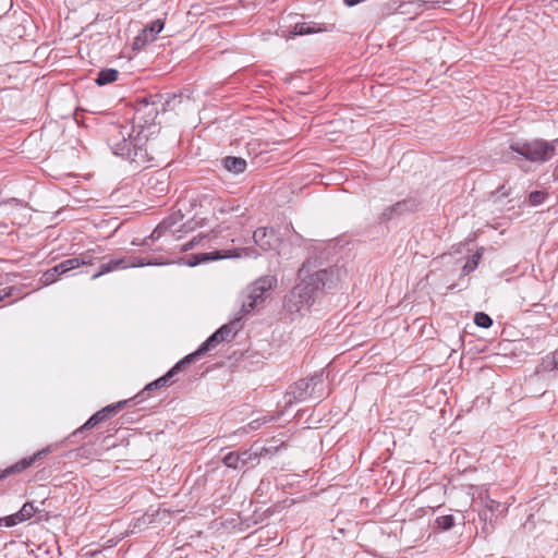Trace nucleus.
<instances>
[{
    "instance_id": "nucleus-33",
    "label": "nucleus",
    "mask_w": 558,
    "mask_h": 558,
    "mask_svg": "<svg viewBox=\"0 0 558 558\" xmlns=\"http://www.w3.org/2000/svg\"><path fill=\"white\" fill-rule=\"evenodd\" d=\"M501 504L498 501H495L487 497L485 499V508L493 514L495 511L499 510Z\"/></svg>"
},
{
    "instance_id": "nucleus-40",
    "label": "nucleus",
    "mask_w": 558,
    "mask_h": 558,
    "mask_svg": "<svg viewBox=\"0 0 558 558\" xmlns=\"http://www.w3.org/2000/svg\"><path fill=\"white\" fill-rule=\"evenodd\" d=\"M469 267H470V262H468L466 265H464V269H466Z\"/></svg>"
},
{
    "instance_id": "nucleus-21",
    "label": "nucleus",
    "mask_w": 558,
    "mask_h": 558,
    "mask_svg": "<svg viewBox=\"0 0 558 558\" xmlns=\"http://www.w3.org/2000/svg\"><path fill=\"white\" fill-rule=\"evenodd\" d=\"M119 72L116 69H104L99 71L95 82L98 86H104L113 83L118 80Z\"/></svg>"
},
{
    "instance_id": "nucleus-30",
    "label": "nucleus",
    "mask_w": 558,
    "mask_h": 558,
    "mask_svg": "<svg viewBox=\"0 0 558 558\" xmlns=\"http://www.w3.org/2000/svg\"><path fill=\"white\" fill-rule=\"evenodd\" d=\"M474 323L477 327L489 328L493 325V319L484 312H477L474 316Z\"/></svg>"
},
{
    "instance_id": "nucleus-27",
    "label": "nucleus",
    "mask_w": 558,
    "mask_h": 558,
    "mask_svg": "<svg viewBox=\"0 0 558 558\" xmlns=\"http://www.w3.org/2000/svg\"><path fill=\"white\" fill-rule=\"evenodd\" d=\"M221 341L220 337L216 333V331L207 338L201 345L199 352L206 354L208 351L216 348Z\"/></svg>"
},
{
    "instance_id": "nucleus-12",
    "label": "nucleus",
    "mask_w": 558,
    "mask_h": 558,
    "mask_svg": "<svg viewBox=\"0 0 558 558\" xmlns=\"http://www.w3.org/2000/svg\"><path fill=\"white\" fill-rule=\"evenodd\" d=\"M217 256L209 257L207 254H202L194 256L195 260L190 262V266H196L202 262H206L209 259H216V258H227V257H252L256 258L259 254L254 247H242V248H235V250H229L225 251L223 254H219V252L216 253Z\"/></svg>"
},
{
    "instance_id": "nucleus-13",
    "label": "nucleus",
    "mask_w": 558,
    "mask_h": 558,
    "mask_svg": "<svg viewBox=\"0 0 558 558\" xmlns=\"http://www.w3.org/2000/svg\"><path fill=\"white\" fill-rule=\"evenodd\" d=\"M175 381L174 379V375H173V372H171L170 369L161 377H159L158 379L149 383L148 385L145 386V388L138 392L135 397H133L132 399L135 401V400H138L137 402H141L143 401L146 396L153 391V390H156V389H160V388H163V387H168L170 385H172L173 383Z\"/></svg>"
},
{
    "instance_id": "nucleus-15",
    "label": "nucleus",
    "mask_w": 558,
    "mask_h": 558,
    "mask_svg": "<svg viewBox=\"0 0 558 558\" xmlns=\"http://www.w3.org/2000/svg\"><path fill=\"white\" fill-rule=\"evenodd\" d=\"M37 511L38 508L35 507L34 502H25L20 509V511H17L14 514L8 515L7 527H11L16 525L17 523H22L24 521L29 520Z\"/></svg>"
},
{
    "instance_id": "nucleus-31",
    "label": "nucleus",
    "mask_w": 558,
    "mask_h": 558,
    "mask_svg": "<svg viewBox=\"0 0 558 558\" xmlns=\"http://www.w3.org/2000/svg\"><path fill=\"white\" fill-rule=\"evenodd\" d=\"M58 266L60 268V271L63 272V275H64V274L69 272L70 270L78 268L80 262L76 256L73 258L62 260L61 263L58 264Z\"/></svg>"
},
{
    "instance_id": "nucleus-25",
    "label": "nucleus",
    "mask_w": 558,
    "mask_h": 558,
    "mask_svg": "<svg viewBox=\"0 0 558 558\" xmlns=\"http://www.w3.org/2000/svg\"><path fill=\"white\" fill-rule=\"evenodd\" d=\"M541 366L545 372L558 371V349L543 357Z\"/></svg>"
},
{
    "instance_id": "nucleus-29",
    "label": "nucleus",
    "mask_w": 558,
    "mask_h": 558,
    "mask_svg": "<svg viewBox=\"0 0 558 558\" xmlns=\"http://www.w3.org/2000/svg\"><path fill=\"white\" fill-rule=\"evenodd\" d=\"M435 522L437 527L442 531H448L454 525V519L451 514L440 515Z\"/></svg>"
},
{
    "instance_id": "nucleus-5",
    "label": "nucleus",
    "mask_w": 558,
    "mask_h": 558,
    "mask_svg": "<svg viewBox=\"0 0 558 558\" xmlns=\"http://www.w3.org/2000/svg\"><path fill=\"white\" fill-rule=\"evenodd\" d=\"M316 298L300 281L283 299V310L291 320L304 316L314 305Z\"/></svg>"
},
{
    "instance_id": "nucleus-14",
    "label": "nucleus",
    "mask_w": 558,
    "mask_h": 558,
    "mask_svg": "<svg viewBox=\"0 0 558 558\" xmlns=\"http://www.w3.org/2000/svg\"><path fill=\"white\" fill-rule=\"evenodd\" d=\"M414 207H415V205L411 201L404 199V201L397 202L396 204L388 206L387 208L384 209V211L381 213V215L379 217V221L380 222L389 221L390 219L398 217L407 211H413Z\"/></svg>"
},
{
    "instance_id": "nucleus-26",
    "label": "nucleus",
    "mask_w": 558,
    "mask_h": 558,
    "mask_svg": "<svg viewBox=\"0 0 558 558\" xmlns=\"http://www.w3.org/2000/svg\"><path fill=\"white\" fill-rule=\"evenodd\" d=\"M134 401L132 398L129 400H122L112 404H109L102 408L100 411L106 416V420L116 415L119 411H121L129 402Z\"/></svg>"
},
{
    "instance_id": "nucleus-6",
    "label": "nucleus",
    "mask_w": 558,
    "mask_h": 558,
    "mask_svg": "<svg viewBox=\"0 0 558 558\" xmlns=\"http://www.w3.org/2000/svg\"><path fill=\"white\" fill-rule=\"evenodd\" d=\"M105 257V260H100L99 269L92 276V280H96L99 277L116 270L156 265V263H153L151 260H146L137 256Z\"/></svg>"
},
{
    "instance_id": "nucleus-20",
    "label": "nucleus",
    "mask_w": 558,
    "mask_h": 558,
    "mask_svg": "<svg viewBox=\"0 0 558 558\" xmlns=\"http://www.w3.org/2000/svg\"><path fill=\"white\" fill-rule=\"evenodd\" d=\"M106 421V416L99 410L95 414H93L81 427H78L75 432L72 433V437L83 434L85 430H88L101 422Z\"/></svg>"
},
{
    "instance_id": "nucleus-37",
    "label": "nucleus",
    "mask_w": 558,
    "mask_h": 558,
    "mask_svg": "<svg viewBox=\"0 0 558 558\" xmlns=\"http://www.w3.org/2000/svg\"><path fill=\"white\" fill-rule=\"evenodd\" d=\"M343 1H344V3H345L347 5H349V7H353V5H355V4L360 3V2H362L363 0H343Z\"/></svg>"
},
{
    "instance_id": "nucleus-4",
    "label": "nucleus",
    "mask_w": 558,
    "mask_h": 558,
    "mask_svg": "<svg viewBox=\"0 0 558 558\" xmlns=\"http://www.w3.org/2000/svg\"><path fill=\"white\" fill-rule=\"evenodd\" d=\"M510 149L532 162H546L558 154V138L547 142L545 140H532L517 142L510 145Z\"/></svg>"
},
{
    "instance_id": "nucleus-38",
    "label": "nucleus",
    "mask_w": 558,
    "mask_h": 558,
    "mask_svg": "<svg viewBox=\"0 0 558 558\" xmlns=\"http://www.w3.org/2000/svg\"><path fill=\"white\" fill-rule=\"evenodd\" d=\"M7 520H8V517L0 518V526H2V525L7 526Z\"/></svg>"
},
{
    "instance_id": "nucleus-8",
    "label": "nucleus",
    "mask_w": 558,
    "mask_h": 558,
    "mask_svg": "<svg viewBox=\"0 0 558 558\" xmlns=\"http://www.w3.org/2000/svg\"><path fill=\"white\" fill-rule=\"evenodd\" d=\"M160 108H163L162 97L160 95L141 97L135 104V120L146 125L154 124Z\"/></svg>"
},
{
    "instance_id": "nucleus-3",
    "label": "nucleus",
    "mask_w": 558,
    "mask_h": 558,
    "mask_svg": "<svg viewBox=\"0 0 558 558\" xmlns=\"http://www.w3.org/2000/svg\"><path fill=\"white\" fill-rule=\"evenodd\" d=\"M278 280L276 276L266 275L262 276L252 282L244 291V300L240 310L241 316L236 318L240 320L243 315L252 313L260 304L264 303L271 290L277 287Z\"/></svg>"
},
{
    "instance_id": "nucleus-23",
    "label": "nucleus",
    "mask_w": 558,
    "mask_h": 558,
    "mask_svg": "<svg viewBox=\"0 0 558 558\" xmlns=\"http://www.w3.org/2000/svg\"><path fill=\"white\" fill-rule=\"evenodd\" d=\"M63 272L60 271V268L58 265L53 266L52 268L46 270L41 277H40V283L45 287L52 284L57 281V279L62 276Z\"/></svg>"
},
{
    "instance_id": "nucleus-24",
    "label": "nucleus",
    "mask_w": 558,
    "mask_h": 558,
    "mask_svg": "<svg viewBox=\"0 0 558 558\" xmlns=\"http://www.w3.org/2000/svg\"><path fill=\"white\" fill-rule=\"evenodd\" d=\"M202 355H204V353L199 352V348H198L195 352L185 355L170 371L173 372V375L175 376L178 374V372L181 371L185 365L196 361Z\"/></svg>"
},
{
    "instance_id": "nucleus-1",
    "label": "nucleus",
    "mask_w": 558,
    "mask_h": 558,
    "mask_svg": "<svg viewBox=\"0 0 558 558\" xmlns=\"http://www.w3.org/2000/svg\"><path fill=\"white\" fill-rule=\"evenodd\" d=\"M147 135L143 126L132 122L111 124L107 130V144L116 156L147 167L153 160L147 149Z\"/></svg>"
},
{
    "instance_id": "nucleus-28",
    "label": "nucleus",
    "mask_w": 558,
    "mask_h": 558,
    "mask_svg": "<svg viewBox=\"0 0 558 558\" xmlns=\"http://www.w3.org/2000/svg\"><path fill=\"white\" fill-rule=\"evenodd\" d=\"M548 197L546 191H533L529 194V204L531 206L542 205Z\"/></svg>"
},
{
    "instance_id": "nucleus-9",
    "label": "nucleus",
    "mask_w": 558,
    "mask_h": 558,
    "mask_svg": "<svg viewBox=\"0 0 558 558\" xmlns=\"http://www.w3.org/2000/svg\"><path fill=\"white\" fill-rule=\"evenodd\" d=\"M51 451L50 447H46L39 451H37L36 453H34L33 456L31 457H27V458H23L21 459L20 461H17L16 463L5 468L1 473H0V481L1 480H4L11 475H14V474H19V473H22L23 471H25L26 469L31 468L32 465H34L37 461L41 460L44 457H46L49 452Z\"/></svg>"
},
{
    "instance_id": "nucleus-39",
    "label": "nucleus",
    "mask_w": 558,
    "mask_h": 558,
    "mask_svg": "<svg viewBox=\"0 0 558 558\" xmlns=\"http://www.w3.org/2000/svg\"><path fill=\"white\" fill-rule=\"evenodd\" d=\"M193 244H194V242H193V241H191V242H190V243L184 247V250L186 251V250L191 248V247L193 246Z\"/></svg>"
},
{
    "instance_id": "nucleus-19",
    "label": "nucleus",
    "mask_w": 558,
    "mask_h": 558,
    "mask_svg": "<svg viewBox=\"0 0 558 558\" xmlns=\"http://www.w3.org/2000/svg\"><path fill=\"white\" fill-rule=\"evenodd\" d=\"M99 254H100V248L99 247L87 250L84 253L80 254L77 256V259L80 262V267L81 266H90V265H94L96 263H100V260H105L106 257L105 256H100Z\"/></svg>"
},
{
    "instance_id": "nucleus-17",
    "label": "nucleus",
    "mask_w": 558,
    "mask_h": 558,
    "mask_svg": "<svg viewBox=\"0 0 558 558\" xmlns=\"http://www.w3.org/2000/svg\"><path fill=\"white\" fill-rule=\"evenodd\" d=\"M177 223V217L171 215L165 218L150 233L149 239L153 241L159 240L167 232H177L179 229H174V225Z\"/></svg>"
},
{
    "instance_id": "nucleus-32",
    "label": "nucleus",
    "mask_w": 558,
    "mask_h": 558,
    "mask_svg": "<svg viewBox=\"0 0 558 558\" xmlns=\"http://www.w3.org/2000/svg\"><path fill=\"white\" fill-rule=\"evenodd\" d=\"M216 333L220 337L221 341H226L232 333V327L228 324L222 325L219 329L216 330Z\"/></svg>"
},
{
    "instance_id": "nucleus-18",
    "label": "nucleus",
    "mask_w": 558,
    "mask_h": 558,
    "mask_svg": "<svg viewBox=\"0 0 558 558\" xmlns=\"http://www.w3.org/2000/svg\"><path fill=\"white\" fill-rule=\"evenodd\" d=\"M222 165L227 171L234 174L242 173L246 169V161L241 157L228 156L223 158Z\"/></svg>"
},
{
    "instance_id": "nucleus-36",
    "label": "nucleus",
    "mask_w": 558,
    "mask_h": 558,
    "mask_svg": "<svg viewBox=\"0 0 558 558\" xmlns=\"http://www.w3.org/2000/svg\"><path fill=\"white\" fill-rule=\"evenodd\" d=\"M480 258H481V254H480V253H475V254L472 256L471 262H472L473 266H472V267H470L471 269H473V268H475V267H476L477 262H478V259H480Z\"/></svg>"
},
{
    "instance_id": "nucleus-16",
    "label": "nucleus",
    "mask_w": 558,
    "mask_h": 558,
    "mask_svg": "<svg viewBox=\"0 0 558 558\" xmlns=\"http://www.w3.org/2000/svg\"><path fill=\"white\" fill-rule=\"evenodd\" d=\"M318 24L315 22H302L296 23L293 27L292 35L294 36H303L311 35L320 32H330L333 28V25L330 26H317Z\"/></svg>"
},
{
    "instance_id": "nucleus-22",
    "label": "nucleus",
    "mask_w": 558,
    "mask_h": 558,
    "mask_svg": "<svg viewBox=\"0 0 558 558\" xmlns=\"http://www.w3.org/2000/svg\"><path fill=\"white\" fill-rule=\"evenodd\" d=\"M163 21L158 19L146 25L142 33L149 41H154L156 36L163 29Z\"/></svg>"
},
{
    "instance_id": "nucleus-2",
    "label": "nucleus",
    "mask_w": 558,
    "mask_h": 558,
    "mask_svg": "<svg viewBox=\"0 0 558 558\" xmlns=\"http://www.w3.org/2000/svg\"><path fill=\"white\" fill-rule=\"evenodd\" d=\"M344 271L337 266L326 268L318 267L317 259H308L303 263L299 269L298 276L301 282L317 298L325 290H331L338 287Z\"/></svg>"
},
{
    "instance_id": "nucleus-11",
    "label": "nucleus",
    "mask_w": 558,
    "mask_h": 558,
    "mask_svg": "<svg viewBox=\"0 0 558 558\" xmlns=\"http://www.w3.org/2000/svg\"><path fill=\"white\" fill-rule=\"evenodd\" d=\"M254 242L264 252L275 250L279 246L280 239L272 228H257L253 233Z\"/></svg>"
},
{
    "instance_id": "nucleus-7",
    "label": "nucleus",
    "mask_w": 558,
    "mask_h": 558,
    "mask_svg": "<svg viewBox=\"0 0 558 558\" xmlns=\"http://www.w3.org/2000/svg\"><path fill=\"white\" fill-rule=\"evenodd\" d=\"M323 385V378L319 375L312 376L308 379H300L291 385L284 395L286 405L294 402H303L312 398L317 386Z\"/></svg>"
},
{
    "instance_id": "nucleus-34",
    "label": "nucleus",
    "mask_w": 558,
    "mask_h": 558,
    "mask_svg": "<svg viewBox=\"0 0 558 558\" xmlns=\"http://www.w3.org/2000/svg\"><path fill=\"white\" fill-rule=\"evenodd\" d=\"M14 291H15V287H7L3 289H0V301H2L5 298L11 296Z\"/></svg>"
},
{
    "instance_id": "nucleus-35",
    "label": "nucleus",
    "mask_w": 558,
    "mask_h": 558,
    "mask_svg": "<svg viewBox=\"0 0 558 558\" xmlns=\"http://www.w3.org/2000/svg\"><path fill=\"white\" fill-rule=\"evenodd\" d=\"M147 41H149L148 38L145 37L142 33L135 37L134 46H135V48H140V47H143Z\"/></svg>"
},
{
    "instance_id": "nucleus-10",
    "label": "nucleus",
    "mask_w": 558,
    "mask_h": 558,
    "mask_svg": "<svg viewBox=\"0 0 558 558\" xmlns=\"http://www.w3.org/2000/svg\"><path fill=\"white\" fill-rule=\"evenodd\" d=\"M259 460V453L253 452L251 450H245L242 452H229L227 453L222 462L226 466L231 469H243L248 466L250 464L257 463Z\"/></svg>"
}]
</instances>
